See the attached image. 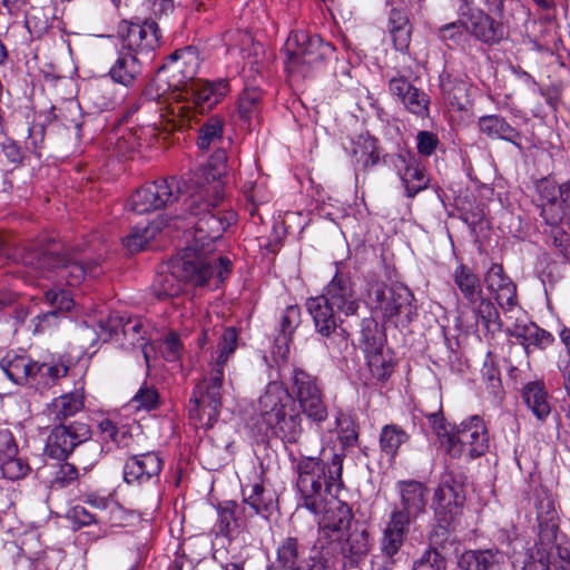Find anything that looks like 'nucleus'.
<instances>
[{
	"mask_svg": "<svg viewBox=\"0 0 570 570\" xmlns=\"http://www.w3.org/2000/svg\"><path fill=\"white\" fill-rule=\"evenodd\" d=\"M537 519V553L556 569L570 570V538L559 532L558 514L551 501L540 503Z\"/></svg>",
	"mask_w": 570,
	"mask_h": 570,
	"instance_id": "8",
	"label": "nucleus"
},
{
	"mask_svg": "<svg viewBox=\"0 0 570 570\" xmlns=\"http://www.w3.org/2000/svg\"><path fill=\"white\" fill-rule=\"evenodd\" d=\"M358 307L360 301L350 278L338 274L333 277L322 295L311 297L306 302V308L312 317L321 313L325 318L340 321V323H343L341 315L346 317L355 315Z\"/></svg>",
	"mask_w": 570,
	"mask_h": 570,
	"instance_id": "9",
	"label": "nucleus"
},
{
	"mask_svg": "<svg viewBox=\"0 0 570 570\" xmlns=\"http://www.w3.org/2000/svg\"><path fill=\"white\" fill-rule=\"evenodd\" d=\"M198 66V57L194 48L176 50L158 69L155 81L163 82L168 79V89H171L174 95L195 80Z\"/></svg>",
	"mask_w": 570,
	"mask_h": 570,
	"instance_id": "19",
	"label": "nucleus"
},
{
	"mask_svg": "<svg viewBox=\"0 0 570 570\" xmlns=\"http://www.w3.org/2000/svg\"><path fill=\"white\" fill-rule=\"evenodd\" d=\"M448 454L460 458L463 454L470 459L483 455L489 449V436L483 420L473 415L461 422L453 439H448Z\"/></svg>",
	"mask_w": 570,
	"mask_h": 570,
	"instance_id": "15",
	"label": "nucleus"
},
{
	"mask_svg": "<svg viewBox=\"0 0 570 570\" xmlns=\"http://www.w3.org/2000/svg\"><path fill=\"white\" fill-rule=\"evenodd\" d=\"M453 281L469 304H475L481 297L480 279L468 266L459 265L453 272Z\"/></svg>",
	"mask_w": 570,
	"mask_h": 570,
	"instance_id": "44",
	"label": "nucleus"
},
{
	"mask_svg": "<svg viewBox=\"0 0 570 570\" xmlns=\"http://www.w3.org/2000/svg\"><path fill=\"white\" fill-rule=\"evenodd\" d=\"M68 366L65 364H50V363H35L33 381L32 383L45 386L55 384L59 379L66 376Z\"/></svg>",
	"mask_w": 570,
	"mask_h": 570,
	"instance_id": "49",
	"label": "nucleus"
},
{
	"mask_svg": "<svg viewBox=\"0 0 570 570\" xmlns=\"http://www.w3.org/2000/svg\"><path fill=\"white\" fill-rule=\"evenodd\" d=\"M89 428L82 423L58 425L47 438L45 452L58 461L66 460L77 445L89 438Z\"/></svg>",
	"mask_w": 570,
	"mask_h": 570,
	"instance_id": "22",
	"label": "nucleus"
},
{
	"mask_svg": "<svg viewBox=\"0 0 570 570\" xmlns=\"http://www.w3.org/2000/svg\"><path fill=\"white\" fill-rule=\"evenodd\" d=\"M51 112L68 130H71L73 138L79 140L81 137V107L76 99H63L60 104L52 106Z\"/></svg>",
	"mask_w": 570,
	"mask_h": 570,
	"instance_id": "37",
	"label": "nucleus"
},
{
	"mask_svg": "<svg viewBox=\"0 0 570 570\" xmlns=\"http://www.w3.org/2000/svg\"><path fill=\"white\" fill-rule=\"evenodd\" d=\"M229 85L225 79L216 81L196 79L174 94L175 101L169 104L164 119L166 129L183 130L191 125L196 111L205 114L212 110L228 94Z\"/></svg>",
	"mask_w": 570,
	"mask_h": 570,
	"instance_id": "4",
	"label": "nucleus"
},
{
	"mask_svg": "<svg viewBox=\"0 0 570 570\" xmlns=\"http://www.w3.org/2000/svg\"><path fill=\"white\" fill-rule=\"evenodd\" d=\"M159 394L154 386L146 383L140 386L131 399V403L136 409L153 410L158 405Z\"/></svg>",
	"mask_w": 570,
	"mask_h": 570,
	"instance_id": "56",
	"label": "nucleus"
},
{
	"mask_svg": "<svg viewBox=\"0 0 570 570\" xmlns=\"http://www.w3.org/2000/svg\"><path fill=\"white\" fill-rule=\"evenodd\" d=\"M45 301L55 309L35 316L31 321L33 333L40 334L47 330L57 326L59 313L69 312L73 305V298L70 292L65 289H48L45 293Z\"/></svg>",
	"mask_w": 570,
	"mask_h": 570,
	"instance_id": "29",
	"label": "nucleus"
},
{
	"mask_svg": "<svg viewBox=\"0 0 570 570\" xmlns=\"http://www.w3.org/2000/svg\"><path fill=\"white\" fill-rule=\"evenodd\" d=\"M361 347L365 354L367 366L373 377L386 381L393 372L392 357L384 348L382 335L373 318L362 321Z\"/></svg>",
	"mask_w": 570,
	"mask_h": 570,
	"instance_id": "18",
	"label": "nucleus"
},
{
	"mask_svg": "<svg viewBox=\"0 0 570 570\" xmlns=\"http://www.w3.org/2000/svg\"><path fill=\"white\" fill-rule=\"evenodd\" d=\"M470 305L472 306V312L476 317V323L482 324L487 334L493 336L502 330L503 323L500 318L498 308L489 298L481 296L475 304Z\"/></svg>",
	"mask_w": 570,
	"mask_h": 570,
	"instance_id": "42",
	"label": "nucleus"
},
{
	"mask_svg": "<svg viewBox=\"0 0 570 570\" xmlns=\"http://www.w3.org/2000/svg\"><path fill=\"white\" fill-rule=\"evenodd\" d=\"M139 71L140 67L136 56L131 52H121L109 69V77L115 82L128 88L134 83Z\"/></svg>",
	"mask_w": 570,
	"mask_h": 570,
	"instance_id": "39",
	"label": "nucleus"
},
{
	"mask_svg": "<svg viewBox=\"0 0 570 570\" xmlns=\"http://www.w3.org/2000/svg\"><path fill=\"white\" fill-rule=\"evenodd\" d=\"M1 156L6 159V165L13 168L22 164L24 154L21 147L11 138H4L1 142Z\"/></svg>",
	"mask_w": 570,
	"mask_h": 570,
	"instance_id": "61",
	"label": "nucleus"
},
{
	"mask_svg": "<svg viewBox=\"0 0 570 570\" xmlns=\"http://www.w3.org/2000/svg\"><path fill=\"white\" fill-rule=\"evenodd\" d=\"M120 41L126 52L138 51V23L131 20L121 19L117 26L114 36Z\"/></svg>",
	"mask_w": 570,
	"mask_h": 570,
	"instance_id": "50",
	"label": "nucleus"
},
{
	"mask_svg": "<svg viewBox=\"0 0 570 570\" xmlns=\"http://www.w3.org/2000/svg\"><path fill=\"white\" fill-rule=\"evenodd\" d=\"M225 173L226 155L224 151H218L207 165L193 173L188 181L180 180V185L190 184L195 188L191 195H203L205 200H210L213 205H219L224 198L222 177Z\"/></svg>",
	"mask_w": 570,
	"mask_h": 570,
	"instance_id": "17",
	"label": "nucleus"
},
{
	"mask_svg": "<svg viewBox=\"0 0 570 570\" xmlns=\"http://www.w3.org/2000/svg\"><path fill=\"white\" fill-rule=\"evenodd\" d=\"M428 419L441 442V446L448 453V439H453L455 433L450 431L444 417L441 415L440 410L439 412L428 414Z\"/></svg>",
	"mask_w": 570,
	"mask_h": 570,
	"instance_id": "60",
	"label": "nucleus"
},
{
	"mask_svg": "<svg viewBox=\"0 0 570 570\" xmlns=\"http://www.w3.org/2000/svg\"><path fill=\"white\" fill-rule=\"evenodd\" d=\"M160 30L155 21L138 23V52L149 53L160 45Z\"/></svg>",
	"mask_w": 570,
	"mask_h": 570,
	"instance_id": "48",
	"label": "nucleus"
},
{
	"mask_svg": "<svg viewBox=\"0 0 570 570\" xmlns=\"http://www.w3.org/2000/svg\"><path fill=\"white\" fill-rule=\"evenodd\" d=\"M35 363L27 355L9 352L0 360V368L9 380L22 385L32 383Z\"/></svg>",
	"mask_w": 570,
	"mask_h": 570,
	"instance_id": "34",
	"label": "nucleus"
},
{
	"mask_svg": "<svg viewBox=\"0 0 570 570\" xmlns=\"http://www.w3.org/2000/svg\"><path fill=\"white\" fill-rule=\"evenodd\" d=\"M414 521V519L404 515L403 512L393 509L390 521L384 528L381 542L382 553L386 557L385 568L393 563L392 558L402 547L410 531V525Z\"/></svg>",
	"mask_w": 570,
	"mask_h": 570,
	"instance_id": "26",
	"label": "nucleus"
},
{
	"mask_svg": "<svg viewBox=\"0 0 570 570\" xmlns=\"http://www.w3.org/2000/svg\"><path fill=\"white\" fill-rule=\"evenodd\" d=\"M479 129L491 139H503L521 148V145L517 142L520 134L504 118L498 115L481 117L479 119Z\"/></svg>",
	"mask_w": 570,
	"mask_h": 570,
	"instance_id": "38",
	"label": "nucleus"
},
{
	"mask_svg": "<svg viewBox=\"0 0 570 570\" xmlns=\"http://www.w3.org/2000/svg\"><path fill=\"white\" fill-rule=\"evenodd\" d=\"M463 502L462 482L452 472L444 473L435 489L432 503L441 527L446 528L451 524Z\"/></svg>",
	"mask_w": 570,
	"mask_h": 570,
	"instance_id": "20",
	"label": "nucleus"
},
{
	"mask_svg": "<svg viewBox=\"0 0 570 570\" xmlns=\"http://www.w3.org/2000/svg\"><path fill=\"white\" fill-rule=\"evenodd\" d=\"M138 517L132 511L125 510L117 502L109 503V527H127L134 524Z\"/></svg>",
	"mask_w": 570,
	"mask_h": 570,
	"instance_id": "59",
	"label": "nucleus"
},
{
	"mask_svg": "<svg viewBox=\"0 0 570 570\" xmlns=\"http://www.w3.org/2000/svg\"><path fill=\"white\" fill-rule=\"evenodd\" d=\"M161 353L168 362H175L180 357L181 343L178 335L170 332L163 342Z\"/></svg>",
	"mask_w": 570,
	"mask_h": 570,
	"instance_id": "64",
	"label": "nucleus"
},
{
	"mask_svg": "<svg viewBox=\"0 0 570 570\" xmlns=\"http://www.w3.org/2000/svg\"><path fill=\"white\" fill-rule=\"evenodd\" d=\"M212 252L190 245L181 249L171 262V272L164 281L170 287L161 288L163 295L177 296L181 292L179 282L198 287L204 286L216 275L223 282L230 272L232 262L227 257H209Z\"/></svg>",
	"mask_w": 570,
	"mask_h": 570,
	"instance_id": "3",
	"label": "nucleus"
},
{
	"mask_svg": "<svg viewBox=\"0 0 570 570\" xmlns=\"http://www.w3.org/2000/svg\"><path fill=\"white\" fill-rule=\"evenodd\" d=\"M261 92L257 89H246L238 101V111L244 119H250L257 110Z\"/></svg>",
	"mask_w": 570,
	"mask_h": 570,
	"instance_id": "58",
	"label": "nucleus"
},
{
	"mask_svg": "<svg viewBox=\"0 0 570 570\" xmlns=\"http://www.w3.org/2000/svg\"><path fill=\"white\" fill-rule=\"evenodd\" d=\"M314 326L316 333L323 337V343L332 360L341 362L346 358L351 350L350 334L340 321L325 318L324 314L316 313Z\"/></svg>",
	"mask_w": 570,
	"mask_h": 570,
	"instance_id": "24",
	"label": "nucleus"
},
{
	"mask_svg": "<svg viewBox=\"0 0 570 570\" xmlns=\"http://www.w3.org/2000/svg\"><path fill=\"white\" fill-rule=\"evenodd\" d=\"M78 469L68 462H58L51 466L50 487L52 489H62L78 479Z\"/></svg>",
	"mask_w": 570,
	"mask_h": 570,
	"instance_id": "51",
	"label": "nucleus"
},
{
	"mask_svg": "<svg viewBox=\"0 0 570 570\" xmlns=\"http://www.w3.org/2000/svg\"><path fill=\"white\" fill-rule=\"evenodd\" d=\"M505 331L510 336L521 342L527 354L534 350H546L554 342V337L550 332L539 327L534 323L520 321L519 317L508 323Z\"/></svg>",
	"mask_w": 570,
	"mask_h": 570,
	"instance_id": "28",
	"label": "nucleus"
},
{
	"mask_svg": "<svg viewBox=\"0 0 570 570\" xmlns=\"http://www.w3.org/2000/svg\"><path fill=\"white\" fill-rule=\"evenodd\" d=\"M522 396L538 420L543 421L549 416L551 406L543 384L539 382L528 383L523 389Z\"/></svg>",
	"mask_w": 570,
	"mask_h": 570,
	"instance_id": "40",
	"label": "nucleus"
},
{
	"mask_svg": "<svg viewBox=\"0 0 570 570\" xmlns=\"http://www.w3.org/2000/svg\"><path fill=\"white\" fill-rule=\"evenodd\" d=\"M164 226H168V220H154L148 226L135 227L122 238V245L130 254L137 253L144 249Z\"/></svg>",
	"mask_w": 570,
	"mask_h": 570,
	"instance_id": "43",
	"label": "nucleus"
},
{
	"mask_svg": "<svg viewBox=\"0 0 570 570\" xmlns=\"http://www.w3.org/2000/svg\"><path fill=\"white\" fill-rule=\"evenodd\" d=\"M289 394L309 422L320 426L327 420L328 409L317 376L299 367L293 368Z\"/></svg>",
	"mask_w": 570,
	"mask_h": 570,
	"instance_id": "10",
	"label": "nucleus"
},
{
	"mask_svg": "<svg viewBox=\"0 0 570 570\" xmlns=\"http://www.w3.org/2000/svg\"><path fill=\"white\" fill-rule=\"evenodd\" d=\"M217 206L203 195H190L184 200L181 212L168 219V226L184 229L188 244L213 252L215 242L236 220L234 213L219 210Z\"/></svg>",
	"mask_w": 570,
	"mask_h": 570,
	"instance_id": "2",
	"label": "nucleus"
},
{
	"mask_svg": "<svg viewBox=\"0 0 570 570\" xmlns=\"http://www.w3.org/2000/svg\"><path fill=\"white\" fill-rule=\"evenodd\" d=\"M504 563L505 554L497 548L468 550L459 560L462 570H501Z\"/></svg>",
	"mask_w": 570,
	"mask_h": 570,
	"instance_id": "33",
	"label": "nucleus"
},
{
	"mask_svg": "<svg viewBox=\"0 0 570 570\" xmlns=\"http://www.w3.org/2000/svg\"><path fill=\"white\" fill-rule=\"evenodd\" d=\"M534 189L533 203L548 225L570 224V179L558 185L551 178H542Z\"/></svg>",
	"mask_w": 570,
	"mask_h": 570,
	"instance_id": "11",
	"label": "nucleus"
},
{
	"mask_svg": "<svg viewBox=\"0 0 570 570\" xmlns=\"http://www.w3.org/2000/svg\"><path fill=\"white\" fill-rule=\"evenodd\" d=\"M224 119L218 116L209 117L199 128L197 146L202 150H208L223 139Z\"/></svg>",
	"mask_w": 570,
	"mask_h": 570,
	"instance_id": "45",
	"label": "nucleus"
},
{
	"mask_svg": "<svg viewBox=\"0 0 570 570\" xmlns=\"http://www.w3.org/2000/svg\"><path fill=\"white\" fill-rule=\"evenodd\" d=\"M343 454L335 453L331 464H325L317 458H303L296 465L297 490L301 494L302 505L314 514L323 508L326 494H332L333 488L341 487L343 470Z\"/></svg>",
	"mask_w": 570,
	"mask_h": 570,
	"instance_id": "5",
	"label": "nucleus"
},
{
	"mask_svg": "<svg viewBox=\"0 0 570 570\" xmlns=\"http://www.w3.org/2000/svg\"><path fill=\"white\" fill-rule=\"evenodd\" d=\"M14 261L27 267L30 274H41L46 271L58 269L59 277L69 286L79 285L94 269H87L82 264L67 259L56 250L38 243L29 244L14 255Z\"/></svg>",
	"mask_w": 570,
	"mask_h": 570,
	"instance_id": "7",
	"label": "nucleus"
},
{
	"mask_svg": "<svg viewBox=\"0 0 570 570\" xmlns=\"http://www.w3.org/2000/svg\"><path fill=\"white\" fill-rule=\"evenodd\" d=\"M465 31L476 40L492 46L504 38V28L481 10L465 12Z\"/></svg>",
	"mask_w": 570,
	"mask_h": 570,
	"instance_id": "30",
	"label": "nucleus"
},
{
	"mask_svg": "<svg viewBox=\"0 0 570 570\" xmlns=\"http://www.w3.org/2000/svg\"><path fill=\"white\" fill-rule=\"evenodd\" d=\"M0 463L2 475L11 481L24 479L31 472L28 461L18 454L7 456Z\"/></svg>",
	"mask_w": 570,
	"mask_h": 570,
	"instance_id": "52",
	"label": "nucleus"
},
{
	"mask_svg": "<svg viewBox=\"0 0 570 570\" xmlns=\"http://www.w3.org/2000/svg\"><path fill=\"white\" fill-rule=\"evenodd\" d=\"M439 142L438 136L431 131L422 130L416 135V148L422 156H431L436 150Z\"/></svg>",
	"mask_w": 570,
	"mask_h": 570,
	"instance_id": "62",
	"label": "nucleus"
},
{
	"mask_svg": "<svg viewBox=\"0 0 570 570\" xmlns=\"http://www.w3.org/2000/svg\"><path fill=\"white\" fill-rule=\"evenodd\" d=\"M484 282L487 285L488 291L494 296L497 293L505 287L507 284H511L512 281L510 277H508L501 265L499 264H492L491 267L488 269Z\"/></svg>",
	"mask_w": 570,
	"mask_h": 570,
	"instance_id": "55",
	"label": "nucleus"
},
{
	"mask_svg": "<svg viewBox=\"0 0 570 570\" xmlns=\"http://www.w3.org/2000/svg\"><path fill=\"white\" fill-rule=\"evenodd\" d=\"M318 513H322V517L318 520V537L314 549H320L321 554L332 542L343 538L345 530L351 525L352 512L347 504L332 495L330 500L324 499Z\"/></svg>",
	"mask_w": 570,
	"mask_h": 570,
	"instance_id": "16",
	"label": "nucleus"
},
{
	"mask_svg": "<svg viewBox=\"0 0 570 570\" xmlns=\"http://www.w3.org/2000/svg\"><path fill=\"white\" fill-rule=\"evenodd\" d=\"M85 405L82 386L72 392L65 393L48 405L49 415L56 421H63L80 412Z\"/></svg>",
	"mask_w": 570,
	"mask_h": 570,
	"instance_id": "36",
	"label": "nucleus"
},
{
	"mask_svg": "<svg viewBox=\"0 0 570 570\" xmlns=\"http://www.w3.org/2000/svg\"><path fill=\"white\" fill-rule=\"evenodd\" d=\"M389 31L394 48L404 51L411 41V24L407 14L401 9H392L389 18Z\"/></svg>",
	"mask_w": 570,
	"mask_h": 570,
	"instance_id": "41",
	"label": "nucleus"
},
{
	"mask_svg": "<svg viewBox=\"0 0 570 570\" xmlns=\"http://www.w3.org/2000/svg\"><path fill=\"white\" fill-rule=\"evenodd\" d=\"M370 297L374 309L380 312L385 320L396 324L407 325L416 313L413 294L403 285H375L370 291Z\"/></svg>",
	"mask_w": 570,
	"mask_h": 570,
	"instance_id": "13",
	"label": "nucleus"
},
{
	"mask_svg": "<svg viewBox=\"0 0 570 570\" xmlns=\"http://www.w3.org/2000/svg\"><path fill=\"white\" fill-rule=\"evenodd\" d=\"M389 90L411 114L422 118L429 116L430 99L428 95L414 87L404 76L392 78L389 81Z\"/></svg>",
	"mask_w": 570,
	"mask_h": 570,
	"instance_id": "25",
	"label": "nucleus"
},
{
	"mask_svg": "<svg viewBox=\"0 0 570 570\" xmlns=\"http://www.w3.org/2000/svg\"><path fill=\"white\" fill-rule=\"evenodd\" d=\"M494 299L502 309L508 322H513L520 315H523V311L518 302L517 286L512 282L507 284L505 287L501 288L499 293L494 295Z\"/></svg>",
	"mask_w": 570,
	"mask_h": 570,
	"instance_id": "47",
	"label": "nucleus"
},
{
	"mask_svg": "<svg viewBox=\"0 0 570 570\" xmlns=\"http://www.w3.org/2000/svg\"><path fill=\"white\" fill-rule=\"evenodd\" d=\"M244 503L254 510L256 514L267 519L274 509V493L266 490L259 482L247 483L242 487Z\"/></svg>",
	"mask_w": 570,
	"mask_h": 570,
	"instance_id": "35",
	"label": "nucleus"
},
{
	"mask_svg": "<svg viewBox=\"0 0 570 570\" xmlns=\"http://www.w3.org/2000/svg\"><path fill=\"white\" fill-rule=\"evenodd\" d=\"M397 174L407 197H414L428 188L430 177L420 160L411 155H399L395 161Z\"/></svg>",
	"mask_w": 570,
	"mask_h": 570,
	"instance_id": "27",
	"label": "nucleus"
},
{
	"mask_svg": "<svg viewBox=\"0 0 570 570\" xmlns=\"http://www.w3.org/2000/svg\"><path fill=\"white\" fill-rule=\"evenodd\" d=\"M236 348V330L234 327L224 328L217 350L212 356L209 371L196 384L189 400V416L197 428H212L220 414L225 366Z\"/></svg>",
	"mask_w": 570,
	"mask_h": 570,
	"instance_id": "1",
	"label": "nucleus"
},
{
	"mask_svg": "<svg viewBox=\"0 0 570 570\" xmlns=\"http://www.w3.org/2000/svg\"><path fill=\"white\" fill-rule=\"evenodd\" d=\"M397 490L400 504L394 510L416 520L425 511L428 489L417 481H400Z\"/></svg>",
	"mask_w": 570,
	"mask_h": 570,
	"instance_id": "32",
	"label": "nucleus"
},
{
	"mask_svg": "<svg viewBox=\"0 0 570 570\" xmlns=\"http://www.w3.org/2000/svg\"><path fill=\"white\" fill-rule=\"evenodd\" d=\"M163 469V460L155 452L132 455L124 465V480L127 483H138L157 478Z\"/></svg>",
	"mask_w": 570,
	"mask_h": 570,
	"instance_id": "31",
	"label": "nucleus"
},
{
	"mask_svg": "<svg viewBox=\"0 0 570 570\" xmlns=\"http://www.w3.org/2000/svg\"><path fill=\"white\" fill-rule=\"evenodd\" d=\"M409 434L397 424L384 425L380 434L381 450L391 458H394L402 444L407 442Z\"/></svg>",
	"mask_w": 570,
	"mask_h": 570,
	"instance_id": "46",
	"label": "nucleus"
},
{
	"mask_svg": "<svg viewBox=\"0 0 570 570\" xmlns=\"http://www.w3.org/2000/svg\"><path fill=\"white\" fill-rule=\"evenodd\" d=\"M336 431L343 448L354 446L357 442V426L355 421L344 413L335 417Z\"/></svg>",
	"mask_w": 570,
	"mask_h": 570,
	"instance_id": "53",
	"label": "nucleus"
},
{
	"mask_svg": "<svg viewBox=\"0 0 570 570\" xmlns=\"http://www.w3.org/2000/svg\"><path fill=\"white\" fill-rule=\"evenodd\" d=\"M181 194L180 180L176 177L159 179L138 188L128 200L129 208L136 214H146L178 200Z\"/></svg>",
	"mask_w": 570,
	"mask_h": 570,
	"instance_id": "14",
	"label": "nucleus"
},
{
	"mask_svg": "<svg viewBox=\"0 0 570 570\" xmlns=\"http://www.w3.org/2000/svg\"><path fill=\"white\" fill-rule=\"evenodd\" d=\"M345 531L346 534L344 533L342 539L332 542L323 553L320 554L321 559L342 554L344 558H350L352 561L356 562L368 553L371 539L364 524H351Z\"/></svg>",
	"mask_w": 570,
	"mask_h": 570,
	"instance_id": "23",
	"label": "nucleus"
},
{
	"mask_svg": "<svg viewBox=\"0 0 570 570\" xmlns=\"http://www.w3.org/2000/svg\"><path fill=\"white\" fill-rule=\"evenodd\" d=\"M298 557V544L295 538H286L277 549V563L282 568H293Z\"/></svg>",
	"mask_w": 570,
	"mask_h": 570,
	"instance_id": "54",
	"label": "nucleus"
},
{
	"mask_svg": "<svg viewBox=\"0 0 570 570\" xmlns=\"http://www.w3.org/2000/svg\"><path fill=\"white\" fill-rule=\"evenodd\" d=\"M258 411L273 435L288 443L298 441L303 433V413L283 383L267 384L258 399Z\"/></svg>",
	"mask_w": 570,
	"mask_h": 570,
	"instance_id": "6",
	"label": "nucleus"
},
{
	"mask_svg": "<svg viewBox=\"0 0 570 570\" xmlns=\"http://www.w3.org/2000/svg\"><path fill=\"white\" fill-rule=\"evenodd\" d=\"M444 559L436 550L426 551L423 557L415 562L413 570H443Z\"/></svg>",
	"mask_w": 570,
	"mask_h": 570,
	"instance_id": "63",
	"label": "nucleus"
},
{
	"mask_svg": "<svg viewBox=\"0 0 570 570\" xmlns=\"http://www.w3.org/2000/svg\"><path fill=\"white\" fill-rule=\"evenodd\" d=\"M301 323V309L297 305H289L285 308L281 317V333L284 341L291 338Z\"/></svg>",
	"mask_w": 570,
	"mask_h": 570,
	"instance_id": "57",
	"label": "nucleus"
},
{
	"mask_svg": "<svg viewBox=\"0 0 570 570\" xmlns=\"http://www.w3.org/2000/svg\"><path fill=\"white\" fill-rule=\"evenodd\" d=\"M109 344L125 351L140 347L146 365L149 368L146 331L139 320L109 315Z\"/></svg>",
	"mask_w": 570,
	"mask_h": 570,
	"instance_id": "21",
	"label": "nucleus"
},
{
	"mask_svg": "<svg viewBox=\"0 0 570 570\" xmlns=\"http://www.w3.org/2000/svg\"><path fill=\"white\" fill-rule=\"evenodd\" d=\"M286 69L289 72L305 75L308 67L330 57L334 47L324 42L320 36H311L304 31L293 32L286 42Z\"/></svg>",
	"mask_w": 570,
	"mask_h": 570,
	"instance_id": "12",
	"label": "nucleus"
}]
</instances>
